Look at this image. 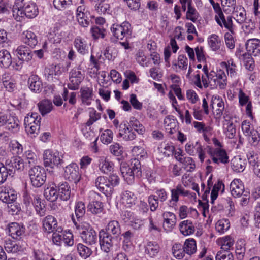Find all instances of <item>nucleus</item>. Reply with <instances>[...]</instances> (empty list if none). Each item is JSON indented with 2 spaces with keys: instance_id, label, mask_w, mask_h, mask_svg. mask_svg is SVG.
Instances as JSON below:
<instances>
[{
  "instance_id": "nucleus-14",
  "label": "nucleus",
  "mask_w": 260,
  "mask_h": 260,
  "mask_svg": "<svg viewBox=\"0 0 260 260\" xmlns=\"http://www.w3.org/2000/svg\"><path fill=\"white\" fill-rule=\"evenodd\" d=\"M84 75L79 67L72 69L69 73L70 83L68 85L69 88L76 90L83 80Z\"/></svg>"
},
{
  "instance_id": "nucleus-19",
  "label": "nucleus",
  "mask_w": 260,
  "mask_h": 260,
  "mask_svg": "<svg viewBox=\"0 0 260 260\" xmlns=\"http://www.w3.org/2000/svg\"><path fill=\"white\" fill-rule=\"evenodd\" d=\"M246 49L251 56L260 55V40L253 38L248 39L245 44Z\"/></svg>"
},
{
  "instance_id": "nucleus-37",
  "label": "nucleus",
  "mask_w": 260,
  "mask_h": 260,
  "mask_svg": "<svg viewBox=\"0 0 260 260\" xmlns=\"http://www.w3.org/2000/svg\"><path fill=\"white\" fill-rule=\"evenodd\" d=\"M246 241L243 239H238L235 245V253L237 258L243 260L246 251Z\"/></svg>"
},
{
  "instance_id": "nucleus-13",
  "label": "nucleus",
  "mask_w": 260,
  "mask_h": 260,
  "mask_svg": "<svg viewBox=\"0 0 260 260\" xmlns=\"http://www.w3.org/2000/svg\"><path fill=\"white\" fill-rule=\"evenodd\" d=\"M52 241L57 245L63 243L67 246H72L74 244L73 236L70 232L56 230L52 235Z\"/></svg>"
},
{
  "instance_id": "nucleus-2",
  "label": "nucleus",
  "mask_w": 260,
  "mask_h": 260,
  "mask_svg": "<svg viewBox=\"0 0 260 260\" xmlns=\"http://www.w3.org/2000/svg\"><path fill=\"white\" fill-rule=\"evenodd\" d=\"M95 185L106 196H110L114 187L119 183V178L115 174H111L108 177L99 176L95 180Z\"/></svg>"
},
{
  "instance_id": "nucleus-52",
  "label": "nucleus",
  "mask_w": 260,
  "mask_h": 260,
  "mask_svg": "<svg viewBox=\"0 0 260 260\" xmlns=\"http://www.w3.org/2000/svg\"><path fill=\"white\" fill-rule=\"evenodd\" d=\"M172 253L174 257L178 260L182 259L185 254L183 246L178 243H176L173 245Z\"/></svg>"
},
{
  "instance_id": "nucleus-46",
  "label": "nucleus",
  "mask_w": 260,
  "mask_h": 260,
  "mask_svg": "<svg viewBox=\"0 0 260 260\" xmlns=\"http://www.w3.org/2000/svg\"><path fill=\"white\" fill-rule=\"evenodd\" d=\"M4 247L8 253H17L23 250L22 247L10 239L5 240Z\"/></svg>"
},
{
  "instance_id": "nucleus-5",
  "label": "nucleus",
  "mask_w": 260,
  "mask_h": 260,
  "mask_svg": "<svg viewBox=\"0 0 260 260\" xmlns=\"http://www.w3.org/2000/svg\"><path fill=\"white\" fill-rule=\"evenodd\" d=\"M28 175L31 184L35 187L43 185L46 180V174L44 169L40 166H34L28 171Z\"/></svg>"
},
{
  "instance_id": "nucleus-64",
  "label": "nucleus",
  "mask_w": 260,
  "mask_h": 260,
  "mask_svg": "<svg viewBox=\"0 0 260 260\" xmlns=\"http://www.w3.org/2000/svg\"><path fill=\"white\" fill-rule=\"evenodd\" d=\"M89 119L86 123L87 126H90L92 125L95 122L98 121L101 118V113H98L94 109H91L89 113Z\"/></svg>"
},
{
  "instance_id": "nucleus-25",
  "label": "nucleus",
  "mask_w": 260,
  "mask_h": 260,
  "mask_svg": "<svg viewBox=\"0 0 260 260\" xmlns=\"http://www.w3.org/2000/svg\"><path fill=\"white\" fill-rule=\"evenodd\" d=\"M43 229L48 233H54L57 226L56 219L52 215L46 216L42 220Z\"/></svg>"
},
{
  "instance_id": "nucleus-56",
  "label": "nucleus",
  "mask_w": 260,
  "mask_h": 260,
  "mask_svg": "<svg viewBox=\"0 0 260 260\" xmlns=\"http://www.w3.org/2000/svg\"><path fill=\"white\" fill-rule=\"evenodd\" d=\"M159 251V245L155 242H149L145 247V253L151 257L155 256Z\"/></svg>"
},
{
  "instance_id": "nucleus-31",
  "label": "nucleus",
  "mask_w": 260,
  "mask_h": 260,
  "mask_svg": "<svg viewBox=\"0 0 260 260\" xmlns=\"http://www.w3.org/2000/svg\"><path fill=\"white\" fill-rule=\"evenodd\" d=\"M222 64L225 66L228 75L231 78H236L238 76V67L233 59L230 58L226 61L222 62Z\"/></svg>"
},
{
  "instance_id": "nucleus-30",
  "label": "nucleus",
  "mask_w": 260,
  "mask_h": 260,
  "mask_svg": "<svg viewBox=\"0 0 260 260\" xmlns=\"http://www.w3.org/2000/svg\"><path fill=\"white\" fill-rule=\"evenodd\" d=\"M21 40L25 44L34 47L38 43V38L32 31L26 30L21 34Z\"/></svg>"
},
{
  "instance_id": "nucleus-21",
  "label": "nucleus",
  "mask_w": 260,
  "mask_h": 260,
  "mask_svg": "<svg viewBox=\"0 0 260 260\" xmlns=\"http://www.w3.org/2000/svg\"><path fill=\"white\" fill-rule=\"evenodd\" d=\"M215 19L217 23L222 28L224 27L231 32H233V23L231 16L225 17L223 13H221L219 15H215Z\"/></svg>"
},
{
  "instance_id": "nucleus-48",
  "label": "nucleus",
  "mask_w": 260,
  "mask_h": 260,
  "mask_svg": "<svg viewBox=\"0 0 260 260\" xmlns=\"http://www.w3.org/2000/svg\"><path fill=\"white\" fill-rule=\"evenodd\" d=\"M249 144L256 148H260V133L255 130L249 135L246 136Z\"/></svg>"
},
{
  "instance_id": "nucleus-42",
  "label": "nucleus",
  "mask_w": 260,
  "mask_h": 260,
  "mask_svg": "<svg viewBox=\"0 0 260 260\" xmlns=\"http://www.w3.org/2000/svg\"><path fill=\"white\" fill-rule=\"evenodd\" d=\"M74 45L77 51L82 55L88 52V47L85 40L80 37H78L75 39Z\"/></svg>"
},
{
  "instance_id": "nucleus-60",
  "label": "nucleus",
  "mask_w": 260,
  "mask_h": 260,
  "mask_svg": "<svg viewBox=\"0 0 260 260\" xmlns=\"http://www.w3.org/2000/svg\"><path fill=\"white\" fill-rule=\"evenodd\" d=\"M241 129L243 134L246 137L249 135L253 131L256 129L254 128L252 124L247 120H245L241 123Z\"/></svg>"
},
{
  "instance_id": "nucleus-57",
  "label": "nucleus",
  "mask_w": 260,
  "mask_h": 260,
  "mask_svg": "<svg viewBox=\"0 0 260 260\" xmlns=\"http://www.w3.org/2000/svg\"><path fill=\"white\" fill-rule=\"evenodd\" d=\"M199 16V14L198 12L192 5H190L189 3L188 8L186 10V19L194 23L197 21Z\"/></svg>"
},
{
  "instance_id": "nucleus-9",
  "label": "nucleus",
  "mask_w": 260,
  "mask_h": 260,
  "mask_svg": "<svg viewBox=\"0 0 260 260\" xmlns=\"http://www.w3.org/2000/svg\"><path fill=\"white\" fill-rule=\"evenodd\" d=\"M211 87L212 88H219L221 89H225L227 85V78L224 72L222 70L210 71L209 79Z\"/></svg>"
},
{
  "instance_id": "nucleus-8",
  "label": "nucleus",
  "mask_w": 260,
  "mask_h": 260,
  "mask_svg": "<svg viewBox=\"0 0 260 260\" xmlns=\"http://www.w3.org/2000/svg\"><path fill=\"white\" fill-rule=\"evenodd\" d=\"M206 148L199 141L195 142L189 141L185 145L186 152L190 156H197L202 163L204 162L206 157Z\"/></svg>"
},
{
  "instance_id": "nucleus-32",
  "label": "nucleus",
  "mask_w": 260,
  "mask_h": 260,
  "mask_svg": "<svg viewBox=\"0 0 260 260\" xmlns=\"http://www.w3.org/2000/svg\"><path fill=\"white\" fill-rule=\"evenodd\" d=\"M23 203L27 208H30L32 206H35L37 204L40 205V203H41L40 198L34 194L25 192L23 193Z\"/></svg>"
},
{
  "instance_id": "nucleus-38",
  "label": "nucleus",
  "mask_w": 260,
  "mask_h": 260,
  "mask_svg": "<svg viewBox=\"0 0 260 260\" xmlns=\"http://www.w3.org/2000/svg\"><path fill=\"white\" fill-rule=\"evenodd\" d=\"M233 14L235 16L234 18L236 21L240 24L245 22L246 19V12L243 7L237 6L233 8Z\"/></svg>"
},
{
  "instance_id": "nucleus-40",
  "label": "nucleus",
  "mask_w": 260,
  "mask_h": 260,
  "mask_svg": "<svg viewBox=\"0 0 260 260\" xmlns=\"http://www.w3.org/2000/svg\"><path fill=\"white\" fill-rule=\"evenodd\" d=\"M171 200L177 202L179 200V195L187 197L190 194L189 191L185 190L181 185H178L175 189L171 190Z\"/></svg>"
},
{
  "instance_id": "nucleus-59",
  "label": "nucleus",
  "mask_w": 260,
  "mask_h": 260,
  "mask_svg": "<svg viewBox=\"0 0 260 260\" xmlns=\"http://www.w3.org/2000/svg\"><path fill=\"white\" fill-rule=\"evenodd\" d=\"M85 205L82 202H78L75 207V213L76 217L78 221L81 218L85 213Z\"/></svg>"
},
{
  "instance_id": "nucleus-44",
  "label": "nucleus",
  "mask_w": 260,
  "mask_h": 260,
  "mask_svg": "<svg viewBox=\"0 0 260 260\" xmlns=\"http://www.w3.org/2000/svg\"><path fill=\"white\" fill-rule=\"evenodd\" d=\"M183 247L185 253L191 255L197 251V244L196 240L193 238H189L185 240Z\"/></svg>"
},
{
  "instance_id": "nucleus-1",
  "label": "nucleus",
  "mask_w": 260,
  "mask_h": 260,
  "mask_svg": "<svg viewBox=\"0 0 260 260\" xmlns=\"http://www.w3.org/2000/svg\"><path fill=\"white\" fill-rule=\"evenodd\" d=\"M121 234V228L117 220L110 221L106 228V231H101L99 234V242L101 248L108 253L112 248L114 242L117 240Z\"/></svg>"
},
{
  "instance_id": "nucleus-28",
  "label": "nucleus",
  "mask_w": 260,
  "mask_h": 260,
  "mask_svg": "<svg viewBox=\"0 0 260 260\" xmlns=\"http://www.w3.org/2000/svg\"><path fill=\"white\" fill-rule=\"evenodd\" d=\"M137 197L133 192L126 190L121 195V203L126 208H131L136 204Z\"/></svg>"
},
{
  "instance_id": "nucleus-43",
  "label": "nucleus",
  "mask_w": 260,
  "mask_h": 260,
  "mask_svg": "<svg viewBox=\"0 0 260 260\" xmlns=\"http://www.w3.org/2000/svg\"><path fill=\"white\" fill-rule=\"evenodd\" d=\"M93 91L92 88L87 87H82L80 89L81 97L82 103L89 105L92 99Z\"/></svg>"
},
{
  "instance_id": "nucleus-24",
  "label": "nucleus",
  "mask_w": 260,
  "mask_h": 260,
  "mask_svg": "<svg viewBox=\"0 0 260 260\" xmlns=\"http://www.w3.org/2000/svg\"><path fill=\"white\" fill-rule=\"evenodd\" d=\"M120 128L119 137L122 138L125 141H132L136 138L135 132L126 123L121 124Z\"/></svg>"
},
{
  "instance_id": "nucleus-29",
  "label": "nucleus",
  "mask_w": 260,
  "mask_h": 260,
  "mask_svg": "<svg viewBox=\"0 0 260 260\" xmlns=\"http://www.w3.org/2000/svg\"><path fill=\"white\" fill-rule=\"evenodd\" d=\"M16 52L20 60L28 62L32 58V52L26 46L21 45L18 46L16 50Z\"/></svg>"
},
{
  "instance_id": "nucleus-41",
  "label": "nucleus",
  "mask_w": 260,
  "mask_h": 260,
  "mask_svg": "<svg viewBox=\"0 0 260 260\" xmlns=\"http://www.w3.org/2000/svg\"><path fill=\"white\" fill-rule=\"evenodd\" d=\"M58 197L63 201L68 200L71 196L70 187L67 182L60 184L58 187Z\"/></svg>"
},
{
  "instance_id": "nucleus-45",
  "label": "nucleus",
  "mask_w": 260,
  "mask_h": 260,
  "mask_svg": "<svg viewBox=\"0 0 260 260\" xmlns=\"http://www.w3.org/2000/svg\"><path fill=\"white\" fill-rule=\"evenodd\" d=\"M39 111L42 115L44 116L50 113L53 109V105L51 101L44 100L38 104Z\"/></svg>"
},
{
  "instance_id": "nucleus-4",
  "label": "nucleus",
  "mask_w": 260,
  "mask_h": 260,
  "mask_svg": "<svg viewBox=\"0 0 260 260\" xmlns=\"http://www.w3.org/2000/svg\"><path fill=\"white\" fill-rule=\"evenodd\" d=\"M13 12L16 13L18 16L22 17L25 16L29 18H33L37 16L38 14V9L36 4L32 2H28L22 5V2L18 0V2H15L13 6Z\"/></svg>"
},
{
  "instance_id": "nucleus-58",
  "label": "nucleus",
  "mask_w": 260,
  "mask_h": 260,
  "mask_svg": "<svg viewBox=\"0 0 260 260\" xmlns=\"http://www.w3.org/2000/svg\"><path fill=\"white\" fill-rule=\"evenodd\" d=\"M41 118L37 113H28L25 117L24 123L25 126L34 123L41 122Z\"/></svg>"
},
{
  "instance_id": "nucleus-51",
  "label": "nucleus",
  "mask_w": 260,
  "mask_h": 260,
  "mask_svg": "<svg viewBox=\"0 0 260 260\" xmlns=\"http://www.w3.org/2000/svg\"><path fill=\"white\" fill-rule=\"evenodd\" d=\"M195 81L194 82V85L198 88L202 89L203 87L205 88H208L209 86H211V83L210 80L208 77H206V75H202L201 80V76L199 74H197L194 76Z\"/></svg>"
},
{
  "instance_id": "nucleus-12",
  "label": "nucleus",
  "mask_w": 260,
  "mask_h": 260,
  "mask_svg": "<svg viewBox=\"0 0 260 260\" xmlns=\"http://www.w3.org/2000/svg\"><path fill=\"white\" fill-rule=\"evenodd\" d=\"M210 107L212 108L214 118L220 120L226 111L224 101L219 96H213L210 102Z\"/></svg>"
},
{
  "instance_id": "nucleus-3",
  "label": "nucleus",
  "mask_w": 260,
  "mask_h": 260,
  "mask_svg": "<svg viewBox=\"0 0 260 260\" xmlns=\"http://www.w3.org/2000/svg\"><path fill=\"white\" fill-rule=\"evenodd\" d=\"M120 172L127 184H132L134 182L135 177L139 178L142 175L140 161L137 159H134L132 160L131 166L126 164L121 165Z\"/></svg>"
},
{
  "instance_id": "nucleus-6",
  "label": "nucleus",
  "mask_w": 260,
  "mask_h": 260,
  "mask_svg": "<svg viewBox=\"0 0 260 260\" xmlns=\"http://www.w3.org/2000/svg\"><path fill=\"white\" fill-rule=\"evenodd\" d=\"M2 126L16 133L19 129V121L17 117L9 113L0 112V127Z\"/></svg>"
},
{
  "instance_id": "nucleus-23",
  "label": "nucleus",
  "mask_w": 260,
  "mask_h": 260,
  "mask_svg": "<svg viewBox=\"0 0 260 260\" xmlns=\"http://www.w3.org/2000/svg\"><path fill=\"white\" fill-rule=\"evenodd\" d=\"M8 231L9 235L13 239L21 238V236L24 234L25 228L23 225H21L17 222H12L8 225Z\"/></svg>"
},
{
  "instance_id": "nucleus-17",
  "label": "nucleus",
  "mask_w": 260,
  "mask_h": 260,
  "mask_svg": "<svg viewBox=\"0 0 260 260\" xmlns=\"http://www.w3.org/2000/svg\"><path fill=\"white\" fill-rule=\"evenodd\" d=\"M81 237L84 242L86 244L92 245L95 244L98 242V236L96 232L92 228L86 230H83L79 232Z\"/></svg>"
},
{
  "instance_id": "nucleus-11",
  "label": "nucleus",
  "mask_w": 260,
  "mask_h": 260,
  "mask_svg": "<svg viewBox=\"0 0 260 260\" xmlns=\"http://www.w3.org/2000/svg\"><path fill=\"white\" fill-rule=\"evenodd\" d=\"M62 155L58 151L46 150L43 154L44 164L45 167L53 168L63 163Z\"/></svg>"
},
{
  "instance_id": "nucleus-35",
  "label": "nucleus",
  "mask_w": 260,
  "mask_h": 260,
  "mask_svg": "<svg viewBox=\"0 0 260 260\" xmlns=\"http://www.w3.org/2000/svg\"><path fill=\"white\" fill-rule=\"evenodd\" d=\"M180 232L184 236L192 234L195 231L193 223L189 220H184L179 224Z\"/></svg>"
},
{
  "instance_id": "nucleus-26",
  "label": "nucleus",
  "mask_w": 260,
  "mask_h": 260,
  "mask_svg": "<svg viewBox=\"0 0 260 260\" xmlns=\"http://www.w3.org/2000/svg\"><path fill=\"white\" fill-rule=\"evenodd\" d=\"M17 199V194L14 190L0 188V200L4 203L10 204L15 201Z\"/></svg>"
},
{
  "instance_id": "nucleus-7",
  "label": "nucleus",
  "mask_w": 260,
  "mask_h": 260,
  "mask_svg": "<svg viewBox=\"0 0 260 260\" xmlns=\"http://www.w3.org/2000/svg\"><path fill=\"white\" fill-rule=\"evenodd\" d=\"M206 149L213 163L219 165L226 164L229 162V157L225 149L222 148H214L210 145L207 146Z\"/></svg>"
},
{
  "instance_id": "nucleus-54",
  "label": "nucleus",
  "mask_w": 260,
  "mask_h": 260,
  "mask_svg": "<svg viewBox=\"0 0 260 260\" xmlns=\"http://www.w3.org/2000/svg\"><path fill=\"white\" fill-rule=\"evenodd\" d=\"M99 161V167L102 172L108 173L113 170V162L106 160L104 157L101 158Z\"/></svg>"
},
{
  "instance_id": "nucleus-27",
  "label": "nucleus",
  "mask_w": 260,
  "mask_h": 260,
  "mask_svg": "<svg viewBox=\"0 0 260 260\" xmlns=\"http://www.w3.org/2000/svg\"><path fill=\"white\" fill-rule=\"evenodd\" d=\"M246 160L240 156H234L231 161V167L236 172H242L245 169Z\"/></svg>"
},
{
  "instance_id": "nucleus-22",
  "label": "nucleus",
  "mask_w": 260,
  "mask_h": 260,
  "mask_svg": "<svg viewBox=\"0 0 260 260\" xmlns=\"http://www.w3.org/2000/svg\"><path fill=\"white\" fill-rule=\"evenodd\" d=\"M164 127L166 132L170 135V137L174 138L173 134L178 131L177 121L173 116H167L164 119Z\"/></svg>"
},
{
  "instance_id": "nucleus-39",
  "label": "nucleus",
  "mask_w": 260,
  "mask_h": 260,
  "mask_svg": "<svg viewBox=\"0 0 260 260\" xmlns=\"http://www.w3.org/2000/svg\"><path fill=\"white\" fill-rule=\"evenodd\" d=\"M223 121V125H236L239 122V117L230 111H226L222 116Z\"/></svg>"
},
{
  "instance_id": "nucleus-63",
  "label": "nucleus",
  "mask_w": 260,
  "mask_h": 260,
  "mask_svg": "<svg viewBox=\"0 0 260 260\" xmlns=\"http://www.w3.org/2000/svg\"><path fill=\"white\" fill-rule=\"evenodd\" d=\"M113 137V132L111 129H106L102 132L100 139L103 143L109 144L112 141Z\"/></svg>"
},
{
  "instance_id": "nucleus-36",
  "label": "nucleus",
  "mask_w": 260,
  "mask_h": 260,
  "mask_svg": "<svg viewBox=\"0 0 260 260\" xmlns=\"http://www.w3.org/2000/svg\"><path fill=\"white\" fill-rule=\"evenodd\" d=\"M217 244L224 251H228L234 245V240L230 235L224 236L217 240Z\"/></svg>"
},
{
  "instance_id": "nucleus-33",
  "label": "nucleus",
  "mask_w": 260,
  "mask_h": 260,
  "mask_svg": "<svg viewBox=\"0 0 260 260\" xmlns=\"http://www.w3.org/2000/svg\"><path fill=\"white\" fill-rule=\"evenodd\" d=\"M28 84L29 89L35 92H39L42 88V82L37 75H32L29 77Z\"/></svg>"
},
{
  "instance_id": "nucleus-34",
  "label": "nucleus",
  "mask_w": 260,
  "mask_h": 260,
  "mask_svg": "<svg viewBox=\"0 0 260 260\" xmlns=\"http://www.w3.org/2000/svg\"><path fill=\"white\" fill-rule=\"evenodd\" d=\"M207 41L210 48L213 51L219 50L222 42L219 36L215 34L209 36Z\"/></svg>"
},
{
  "instance_id": "nucleus-16",
  "label": "nucleus",
  "mask_w": 260,
  "mask_h": 260,
  "mask_svg": "<svg viewBox=\"0 0 260 260\" xmlns=\"http://www.w3.org/2000/svg\"><path fill=\"white\" fill-rule=\"evenodd\" d=\"M61 74L60 67L57 65H50L45 68L44 75L48 81L57 82Z\"/></svg>"
},
{
  "instance_id": "nucleus-15",
  "label": "nucleus",
  "mask_w": 260,
  "mask_h": 260,
  "mask_svg": "<svg viewBox=\"0 0 260 260\" xmlns=\"http://www.w3.org/2000/svg\"><path fill=\"white\" fill-rule=\"evenodd\" d=\"M64 176L69 181L77 183L81 178L78 165L75 163H72L67 166L64 169Z\"/></svg>"
},
{
  "instance_id": "nucleus-20",
  "label": "nucleus",
  "mask_w": 260,
  "mask_h": 260,
  "mask_svg": "<svg viewBox=\"0 0 260 260\" xmlns=\"http://www.w3.org/2000/svg\"><path fill=\"white\" fill-rule=\"evenodd\" d=\"M0 82V90L4 87L6 90L12 92L16 87V82L9 73H5L2 75Z\"/></svg>"
},
{
  "instance_id": "nucleus-55",
  "label": "nucleus",
  "mask_w": 260,
  "mask_h": 260,
  "mask_svg": "<svg viewBox=\"0 0 260 260\" xmlns=\"http://www.w3.org/2000/svg\"><path fill=\"white\" fill-rule=\"evenodd\" d=\"M87 210L94 214H100L103 210V205L99 201L90 202L87 206Z\"/></svg>"
},
{
  "instance_id": "nucleus-10",
  "label": "nucleus",
  "mask_w": 260,
  "mask_h": 260,
  "mask_svg": "<svg viewBox=\"0 0 260 260\" xmlns=\"http://www.w3.org/2000/svg\"><path fill=\"white\" fill-rule=\"evenodd\" d=\"M113 36L118 40H123L124 38L127 39L132 34L131 25L127 21L123 22L121 24H113L111 27Z\"/></svg>"
},
{
  "instance_id": "nucleus-53",
  "label": "nucleus",
  "mask_w": 260,
  "mask_h": 260,
  "mask_svg": "<svg viewBox=\"0 0 260 260\" xmlns=\"http://www.w3.org/2000/svg\"><path fill=\"white\" fill-rule=\"evenodd\" d=\"M73 4L71 0H53V5L55 9L64 11L69 9Z\"/></svg>"
},
{
  "instance_id": "nucleus-50",
  "label": "nucleus",
  "mask_w": 260,
  "mask_h": 260,
  "mask_svg": "<svg viewBox=\"0 0 260 260\" xmlns=\"http://www.w3.org/2000/svg\"><path fill=\"white\" fill-rule=\"evenodd\" d=\"M44 196L46 199L50 202H54L58 198L57 190L54 186L48 187L44 190Z\"/></svg>"
},
{
  "instance_id": "nucleus-61",
  "label": "nucleus",
  "mask_w": 260,
  "mask_h": 260,
  "mask_svg": "<svg viewBox=\"0 0 260 260\" xmlns=\"http://www.w3.org/2000/svg\"><path fill=\"white\" fill-rule=\"evenodd\" d=\"M193 125L196 131L199 133H209L212 128L209 126H206L202 122L193 121Z\"/></svg>"
},
{
  "instance_id": "nucleus-62",
  "label": "nucleus",
  "mask_w": 260,
  "mask_h": 260,
  "mask_svg": "<svg viewBox=\"0 0 260 260\" xmlns=\"http://www.w3.org/2000/svg\"><path fill=\"white\" fill-rule=\"evenodd\" d=\"M77 249L79 255L84 258L89 257L92 253V251L89 248L81 243L77 245Z\"/></svg>"
},
{
  "instance_id": "nucleus-47",
  "label": "nucleus",
  "mask_w": 260,
  "mask_h": 260,
  "mask_svg": "<svg viewBox=\"0 0 260 260\" xmlns=\"http://www.w3.org/2000/svg\"><path fill=\"white\" fill-rule=\"evenodd\" d=\"M12 57L10 52L7 50L0 51V64L2 67L7 68L12 64Z\"/></svg>"
},
{
  "instance_id": "nucleus-18",
  "label": "nucleus",
  "mask_w": 260,
  "mask_h": 260,
  "mask_svg": "<svg viewBox=\"0 0 260 260\" xmlns=\"http://www.w3.org/2000/svg\"><path fill=\"white\" fill-rule=\"evenodd\" d=\"M246 191L244 183L240 179H234L231 182L230 191L234 198H240Z\"/></svg>"
},
{
  "instance_id": "nucleus-49",
  "label": "nucleus",
  "mask_w": 260,
  "mask_h": 260,
  "mask_svg": "<svg viewBox=\"0 0 260 260\" xmlns=\"http://www.w3.org/2000/svg\"><path fill=\"white\" fill-rule=\"evenodd\" d=\"M230 228V222L228 219L219 220L215 224V230L220 234L227 232Z\"/></svg>"
}]
</instances>
